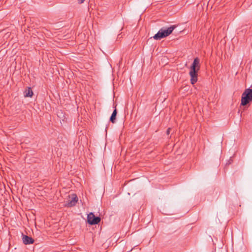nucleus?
<instances>
[{
	"label": "nucleus",
	"instance_id": "1",
	"mask_svg": "<svg viewBox=\"0 0 252 252\" xmlns=\"http://www.w3.org/2000/svg\"><path fill=\"white\" fill-rule=\"evenodd\" d=\"M200 69V60L198 58L194 59L191 66L189 71L190 76V82L194 84L197 81V72Z\"/></svg>",
	"mask_w": 252,
	"mask_h": 252
},
{
	"label": "nucleus",
	"instance_id": "2",
	"mask_svg": "<svg viewBox=\"0 0 252 252\" xmlns=\"http://www.w3.org/2000/svg\"><path fill=\"white\" fill-rule=\"evenodd\" d=\"M176 28L175 26H172L167 29H161L156 34L153 38L156 40H159L170 34Z\"/></svg>",
	"mask_w": 252,
	"mask_h": 252
},
{
	"label": "nucleus",
	"instance_id": "3",
	"mask_svg": "<svg viewBox=\"0 0 252 252\" xmlns=\"http://www.w3.org/2000/svg\"><path fill=\"white\" fill-rule=\"evenodd\" d=\"M252 101V89H247L242 94L241 105L244 106Z\"/></svg>",
	"mask_w": 252,
	"mask_h": 252
},
{
	"label": "nucleus",
	"instance_id": "4",
	"mask_svg": "<svg viewBox=\"0 0 252 252\" xmlns=\"http://www.w3.org/2000/svg\"><path fill=\"white\" fill-rule=\"evenodd\" d=\"M78 201L77 195L75 194H71L69 195L68 199L66 202L64 206L67 207H71L74 206Z\"/></svg>",
	"mask_w": 252,
	"mask_h": 252
},
{
	"label": "nucleus",
	"instance_id": "5",
	"mask_svg": "<svg viewBox=\"0 0 252 252\" xmlns=\"http://www.w3.org/2000/svg\"><path fill=\"white\" fill-rule=\"evenodd\" d=\"M87 220L89 224L94 225L98 224L100 221V218L95 217L93 213H90L88 215Z\"/></svg>",
	"mask_w": 252,
	"mask_h": 252
},
{
	"label": "nucleus",
	"instance_id": "6",
	"mask_svg": "<svg viewBox=\"0 0 252 252\" xmlns=\"http://www.w3.org/2000/svg\"><path fill=\"white\" fill-rule=\"evenodd\" d=\"M23 242L25 245H29L32 244L34 240L31 237H28L26 235H24L22 238Z\"/></svg>",
	"mask_w": 252,
	"mask_h": 252
},
{
	"label": "nucleus",
	"instance_id": "7",
	"mask_svg": "<svg viewBox=\"0 0 252 252\" xmlns=\"http://www.w3.org/2000/svg\"><path fill=\"white\" fill-rule=\"evenodd\" d=\"M32 91L30 88H29L24 92V96L25 97H32Z\"/></svg>",
	"mask_w": 252,
	"mask_h": 252
},
{
	"label": "nucleus",
	"instance_id": "8",
	"mask_svg": "<svg viewBox=\"0 0 252 252\" xmlns=\"http://www.w3.org/2000/svg\"><path fill=\"white\" fill-rule=\"evenodd\" d=\"M115 109L113 112L112 114L110 117V121L113 123H115V121L116 117V115H117V110L116 109V106L115 107Z\"/></svg>",
	"mask_w": 252,
	"mask_h": 252
},
{
	"label": "nucleus",
	"instance_id": "9",
	"mask_svg": "<svg viewBox=\"0 0 252 252\" xmlns=\"http://www.w3.org/2000/svg\"><path fill=\"white\" fill-rule=\"evenodd\" d=\"M85 0H77V1L79 3H82Z\"/></svg>",
	"mask_w": 252,
	"mask_h": 252
},
{
	"label": "nucleus",
	"instance_id": "10",
	"mask_svg": "<svg viewBox=\"0 0 252 252\" xmlns=\"http://www.w3.org/2000/svg\"><path fill=\"white\" fill-rule=\"evenodd\" d=\"M169 132H170V128H168L167 131V134H168L169 133Z\"/></svg>",
	"mask_w": 252,
	"mask_h": 252
}]
</instances>
